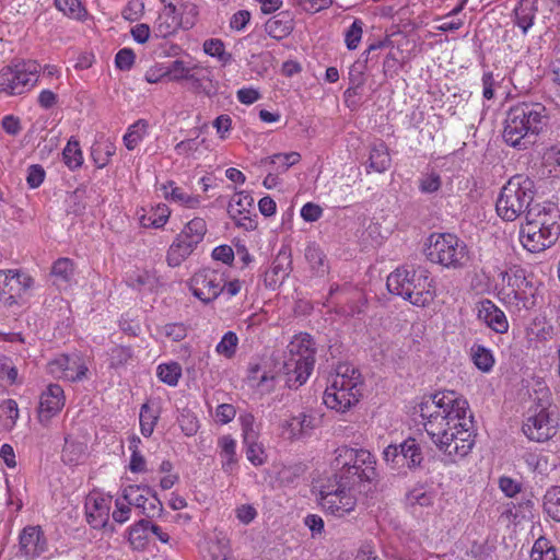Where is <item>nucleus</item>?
<instances>
[{"mask_svg": "<svg viewBox=\"0 0 560 560\" xmlns=\"http://www.w3.org/2000/svg\"><path fill=\"white\" fill-rule=\"evenodd\" d=\"M468 402L454 392L436 393L419 405L423 428L434 445L453 460L463 458L475 445Z\"/></svg>", "mask_w": 560, "mask_h": 560, "instance_id": "nucleus-1", "label": "nucleus"}, {"mask_svg": "<svg viewBox=\"0 0 560 560\" xmlns=\"http://www.w3.org/2000/svg\"><path fill=\"white\" fill-rule=\"evenodd\" d=\"M548 124L545 105L536 102H520L506 112L503 129L505 143L518 150H526Z\"/></svg>", "mask_w": 560, "mask_h": 560, "instance_id": "nucleus-2", "label": "nucleus"}, {"mask_svg": "<svg viewBox=\"0 0 560 560\" xmlns=\"http://www.w3.org/2000/svg\"><path fill=\"white\" fill-rule=\"evenodd\" d=\"M388 291L418 307L430 305L435 296V284L430 272L423 267L401 266L389 273L386 281Z\"/></svg>", "mask_w": 560, "mask_h": 560, "instance_id": "nucleus-3", "label": "nucleus"}, {"mask_svg": "<svg viewBox=\"0 0 560 560\" xmlns=\"http://www.w3.org/2000/svg\"><path fill=\"white\" fill-rule=\"evenodd\" d=\"M375 457L366 450L340 446L336 450L334 466L337 469L335 478L343 487H360L376 478Z\"/></svg>", "mask_w": 560, "mask_h": 560, "instance_id": "nucleus-4", "label": "nucleus"}, {"mask_svg": "<svg viewBox=\"0 0 560 560\" xmlns=\"http://www.w3.org/2000/svg\"><path fill=\"white\" fill-rule=\"evenodd\" d=\"M315 343L308 334L295 336L287 347L283 361L285 383L290 388H299L306 383L315 364Z\"/></svg>", "mask_w": 560, "mask_h": 560, "instance_id": "nucleus-5", "label": "nucleus"}, {"mask_svg": "<svg viewBox=\"0 0 560 560\" xmlns=\"http://www.w3.org/2000/svg\"><path fill=\"white\" fill-rule=\"evenodd\" d=\"M361 386L359 371L349 364H340L331 384L324 392L323 401L328 408L345 412L359 401Z\"/></svg>", "mask_w": 560, "mask_h": 560, "instance_id": "nucleus-6", "label": "nucleus"}, {"mask_svg": "<svg viewBox=\"0 0 560 560\" xmlns=\"http://www.w3.org/2000/svg\"><path fill=\"white\" fill-rule=\"evenodd\" d=\"M425 245L428 260L447 269H462L470 259L466 243L452 233H433Z\"/></svg>", "mask_w": 560, "mask_h": 560, "instance_id": "nucleus-7", "label": "nucleus"}, {"mask_svg": "<svg viewBox=\"0 0 560 560\" xmlns=\"http://www.w3.org/2000/svg\"><path fill=\"white\" fill-rule=\"evenodd\" d=\"M533 199L534 183L528 177L516 175L502 187L495 209L503 220L514 221L532 208Z\"/></svg>", "mask_w": 560, "mask_h": 560, "instance_id": "nucleus-8", "label": "nucleus"}, {"mask_svg": "<svg viewBox=\"0 0 560 560\" xmlns=\"http://www.w3.org/2000/svg\"><path fill=\"white\" fill-rule=\"evenodd\" d=\"M559 422L555 408L549 404L540 402L528 409L522 429L530 441L544 443L557 434Z\"/></svg>", "mask_w": 560, "mask_h": 560, "instance_id": "nucleus-9", "label": "nucleus"}, {"mask_svg": "<svg viewBox=\"0 0 560 560\" xmlns=\"http://www.w3.org/2000/svg\"><path fill=\"white\" fill-rule=\"evenodd\" d=\"M206 233L207 224L203 219L190 220L170 246L166 256L167 264L171 267L179 266L195 250Z\"/></svg>", "mask_w": 560, "mask_h": 560, "instance_id": "nucleus-10", "label": "nucleus"}, {"mask_svg": "<svg viewBox=\"0 0 560 560\" xmlns=\"http://www.w3.org/2000/svg\"><path fill=\"white\" fill-rule=\"evenodd\" d=\"M40 66L35 61H26L14 68L4 67L0 70V92L7 95H21L28 91L38 80Z\"/></svg>", "mask_w": 560, "mask_h": 560, "instance_id": "nucleus-11", "label": "nucleus"}, {"mask_svg": "<svg viewBox=\"0 0 560 560\" xmlns=\"http://www.w3.org/2000/svg\"><path fill=\"white\" fill-rule=\"evenodd\" d=\"M354 487H343L335 478L334 485L324 486L320 490L319 503L331 515L343 517L352 512L357 505Z\"/></svg>", "mask_w": 560, "mask_h": 560, "instance_id": "nucleus-12", "label": "nucleus"}, {"mask_svg": "<svg viewBox=\"0 0 560 560\" xmlns=\"http://www.w3.org/2000/svg\"><path fill=\"white\" fill-rule=\"evenodd\" d=\"M34 287V279L20 270H0V302L5 306L19 300Z\"/></svg>", "mask_w": 560, "mask_h": 560, "instance_id": "nucleus-13", "label": "nucleus"}, {"mask_svg": "<svg viewBox=\"0 0 560 560\" xmlns=\"http://www.w3.org/2000/svg\"><path fill=\"white\" fill-rule=\"evenodd\" d=\"M122 499L136 506L147 518L160 516L163 504L158 494L149 486L130 485L122 490Z\"/></svg>", "mask_w": 560, "mask_h": 560, "instance_id": "nucleus-14", "label": "nucleus"}, {"mask_svg": "<svg viewBox=\"0 0 560 560\" xmlns=\"http://www.w3.org/2000/svg\"><path fill=\"white\" fill-rule=\"evenodd\" d=\"M190 291L201 302L210 303L223 292V277L211 269L199 270L190 280Z\"/></svg>", "mask_w": 560, "mask_h": 560, "instance_id": "nucleus-15", "label": "nucleus"}, {"mask_svg": "<svg viewBox=\"0 0 560 560\" xmlns=\"http://www.w3.org/2000/svg\"><path fill=\"white\" fill-rule=\"evenodd\" d=\"M50 374L70 382L82 381L86 377L89 368L78 354H61L48 363Z\"/></svg>", "mask_w": 560, "mask_h": 560, "instance_id": "nucleus-16", "label": "nucleus"}, {"mask_svg": "<svg viewBox=\"0 0 560 560\" xmlns=\"http://www.w3.org/2000/svg\"><path fill=\"white\" fill-rule=\"evenodd\" d=\"M525 219V223L547 231L549 237L560 235V211L555 205L533 206L526 212Z\"/></svg>", "mask_w": 560, "mask_h": 560, "instance_id": "nucleus-17", "label": "nucleus"}, {"mask_svg": "<svg viewBox=\"0 0 560 560\" xmlns=\"http://www.w3.org/2000/svg\"><path fill=\"white\" fill-rule=\"evenodd\" d=\"M65 406L63 389L58 384H50L40 395L38 417L40 422L49 421Z\"/></svg>", "mask_w": 560, "mask_h": 560, "instance_id": "nucleus-18", "label": "nucleus"}, {"mask_svg": "<svg viewBox=\"0 0 560 560\" xmlns=\"http://www.w3.org/2000/svg\"><path fill=\"white\" fill-rule=\"evenodd\" d=\"M558 238V235L549 237L547 231L534 228L527 223L523 224L520 229V241L523 247L530 253H540L549 248Z\"/></svg>", "mask_w": 560, "mask_h": 560, "instance_id": "nucleus-19", "label": "nucleus"}, {"mask_svg": "<svg viewBox=\"0 0 560 560\" xmlns=\"http://www.w3.org/2000/svg\"><path fill=\"white\" fill-rule=\"evenodd\" d=\"M317 425L318 418L312 410H306L287 420L282 428L290 440H301L310 436Z\"/></svg>", "mask_w": 560, "mask_h": 560, "instance_id": "nucleus-20", "label": "nucleus"}, {"mask_svg": "<svg viewBox=\"0 0 560 560\" xmlns=\"http://www.w3.org/2000/svg\"><path fill=\"white\" fill-rule=\"evenodd\" d=\"M292 270V258L290 252L281 249L276 258L273 259L270 268L265 272L264 282L265 285L275 290L277 289L284 279L290 275Z\"/></svg>", "mask_w": 560, "mask_h": 560, "instance_id": "nucleus-21", "label": "nucleus"}, {"mask_svg": "<svg viewBox=\"0 0 560 560\" xmlns=\"http://www.w3.org/2000/svg\"><path fill=\"white\" fill-rule=\"evenodd\" d=\"M110 498L90 494L85 501V514L89 524L94 528L106 525L109 518Z\"/></svg>", "mask_w": 560, "mask_h": 560, "instance_id": "nucleus-22", "label": "nucleus"}, {"mask_svg": "<svg viewBox=\"0 0 560 560\" xmlns=\"http://www.w3.org/2000/svg\"><path fill=\"white\" fill-rule=\"evenodd\" d=\"M477 316L498 334H505L509 330V323L505 314L488 299L478 303Z\"/></svg>", "mask_w": 560, "mask_h": 560, "instance_id": "nucleus-23", "label": "nucleus"}, {"mask_svg": "<svg viewBox=\"0 0 560 560\" xmlns=\"http://www.w3.org/2000/svg\"><path fill=\"white\" fill-rule=\"evenodd\" d=\"M47 547L46 539L38 526H28L20 535V550L28 559L40 556Z\"/></svg>", "mask_w": 560, "mask_h": 560, "instance_id": "nucleus-24", "label": "nucleus"}, {"mask_svg": "<svg viewBox=\"0 0 560 560\" xmlns=\"http://www.w3.org/2000/svg\"><path fill=\"white\" fill-rule=\"evenodd\" d=\"M538 11L537 0H518L513 10V21L525 35L533 26Z\"/></svg>", "mask_w": 560, "mask_h": 560, "instance_id": "nucleus-25", "label": "nucleus"}, {"mask_svg": "<svg viewBox=\"0 0 560 560\" xmlns=\"http://www.w3.org/2000/svg\"><path fill=\"white\" fill-rule=\"evenodd\" d=\"M265 31L270 37L282 39L293 31V19L289 12H280L266 22Z\"/></svg>", "mask_w": 560, "mask_h": 560, "instance_id": "nucleus-26", "label": "nucleus"}, {"mask_svg": "<svg viewBox=\"0 0 560 560\" xmlns=\"http://www.w3.org/2000/svg\"><path fill=\"white\" fill-rule=\"evenodd\" d=\"M74 264L69 258H59L51 267L52 282L60 289L68 288L74 281Z\"/></svg>", "mask_w": 560, "mask_h": 560, "instance_id": "nucleus-27", "label": "nucleus"}, {"mask_svg": "<svg viewBox=\"0 0 560 560\" xmlns=\"http://www.w3.org/2000/svg\"><path fill=\"white\" fill-rule=\"evenodd\" d=\"M180 25V16L173 3L166 4L156 20V30L162 37L176 32Z\"/></svg>", "mask_w": 560, "mask_h": 560, "instance_id": "nucleus-28", "label": "nucleus"}, {"mask_svg": "<svg viewBox=\"0 0 560 560\" xmlns=\"http://www.w3.org/2000/svg\"><path fill=\"white\" fill-rule=\"evenodd\" d=\"M162 190L166 199H171L172 201L187 208L194 209L200 203L199 196L187 194L183 188L174 186L173 182H168L166 185H163Z\"/></svg>", "mask_w": 560, "mask_h": 560, "instance_id": "nucleus-29", "label": "nucleus"}, {"mask_svg": "<svg viewBox=\"0 0 560 560\" xmlns=\"http://www.w3.org/2000/svg\"><path fill=\"white\" fill-rule=\"evenodd\" d=\"M305 259L314 275L323 277L328 272L326 255L316 244H310L305 248Z\"/></svg>", "mask_w": 560, "mask_h": 560, "instance_id": "nucleus-30", "label": "nucleus"}, {"mask_svg": "<svg viewBox=\"0 0 560 560\" xmlns=\"http://www.w3.org/2000/svg\"><path fill=\"white\" fill-rule=\"evenodd\" d=\"M220 456L222 458V469L232 472L236 459V442L231 435H223L219 439Z\"/></svg>", "mask_w": 560, "mask_h": 560, "instance_id": "nucleus-31", "label": "nucleus"}, {"mask_svg": "<svg viewBox=\"0 0 560 560\" xmlns=\"http://www.w3.org/2000/svg\"><path fill=\"white\" fill-rule=\"evenodd\" d=\"M400 459L401 465H407L409 468L419 467L423 460L420 445L415 439H407L400 444Z\"/></svg>", "mask_w": 560, "mask_h": 560, "instance_id": "nucleus-32", "label": "nucleus"}, {"mask_svg": "<svg viewBox=\"0 0 560 560\" xmlns=\"http://www.w3.org/2000/svg\"><path fill=\"white\" fill-rule=\"evenodd\" d=\"M301 159L300 153L290 152V153H277L272 156H268L261 159V165H270L271 171H276L277 173L287 172L292 165L296 164Z\"/></svg>", "mask_w": 560, "mask_h": 560, "instance_id": "nucleus-33", "label": "nucleus"}, {"mask_svg": "<svg viewBox=\"0 0 560 560\" xmlns=\"http://www.w3.org/2000/svg\"><path fill=\"white\" fill-rule=\"evenodd\" d=\"M390 162L392 160L388 153V149L383 142L375 144L371 149L369 156V168L377 173H383L388 170Z\"/></svg>", "mask_w": 560, "mask_h": 560, "instance_id": "nucleus-34", "label": "nucleus"}, {"mask_svg": "<svg viewBox=\"0 0 560 560\" xmlns=\"http://www.w3.org/2000/svg\"><path fill=\"white\" fill-rule=\"evenodd\" d=\"M150 538L149 520L143 518L133 524L129 529V542L133 549H144Z\"/></svg>", "mask_w": 560, "mask_h": 560, "instance_id": "nucleus-35", "label": "nucleus"}, {"mask_svg": "<svg viewBox=\"0 0 560 560\" xmlns=\"http://www.w3.org/2000/svg\"><path fill=\"white\" fill-rule=\"evenodd\" d=\"M199 69V66L192 68L187 67L183 60H174L164 71L163 74L167 75L171 81L191 80L199 81V79L192 73V70Z\"/></svg>", "mask_w": 560, "mask_h": 560, "instance_id": "nucleus-36", "label": "nucleus"}, {"mask_svg": "<svg viewBox=\"0 0 560 560\" xmlns=\"http://www.w3.org/2000/svg\"><path fill=\"white\" fill-rule=\"evenodd\" d=\"M253 202V198L247 192H235L229 202L228 212L233 220H236L238 217L249 213Z\"/></svg>", "mask_w": 560, "mask_h": 560, "instance_id": "nucleus-37", "label": "nucleus"}, {"mask_svg": "<svg viewBox=\"0 0 560 560\" xmlns=\"http://www.w3.org/2000/svg\"><path fill=\"white\" fill-rule=\"evenodd\" d=\"M85 450L86 446L82 442L66 438L62 460L69 465H77L84 458Z\"/></svg>", "mask_w": 560, "mask_h": 560, "instance_id": "nucleus-38", "label": "nucleus"}, {"mask_svg": "<svg viewBox=\"0 0 560 560\" xmlns=\"http://www.w3.org/2000/svg\"><path fill=\"white\" fill-rule=\"evenodd\" d=\"M170 217V211L165 205L151 209L148 213L140 217L139 221L143 228L160 229L164 226Z\"/></svg>", "mask_w": 560, "mask_h": 560, "instance_id": "nucleus-39", "label": "nucleus"}, {"mask_svg": "<svg viewBox=\"0 0 560 560\" xmlns=\"http://www.w3.org/2000/svg\"><path fill=\"white\" fill-rule=\"evenodd\" d=\"M544 511L555 522H560V487H550L544 495Z\"/></svg>", "mask_w": 560, "mask_h": 560, "instance_id": "nucleus-40", "label": "nucleus"}, {"mask_svg": "<svg viewBox=\"0 0 560 560\" xmlns=\"http://www.w3.org/2000/svg\"><path fill=\"white\" fill-rule=\"evenodd\" d=\"M435 499V491L424 486L415 487L407 494V501L410 505H419L428 508L433 505Z\"/></svg>", "mask_w": 560, "mask_h": 560, "instance_id": "nucleus-41", "label": "nucleus"}, {"mask_svg": "<svg viewBox=\"0 0 560 560\" xmlns=\"http://www.w3.org/2000/svg\"><path fill=\"white\" fill-rule=\"evenodd\" d=\"M116 147L113 142L106 140L92 147V159L98 168L105 167L110 158L115 154Z\"/></svg>", "mask_w": 560, "mask_h": 560, "instance_id": "nucleus-42", "label": "nucleus"}, {"mask_svg": "<svg viewBox=\"0 0 560 560\" xmlns=\"http://www.w3.org/2000/svg\"><path fill=\"white\" fill-rule=\"evenodd\" d=\"M65 164L70 170L79 168L83 163V155L82 151L80 149L79 141L75 140L73 137L70 138L68 141L66 148L62 152Z\"/></svg>", "mask_w": 560, "mask_h": 560, "instance_id": "nucleus-43", "label": "nucleus"}, {"mask_svg": "<svg viewBox=\"0 0 560 560\" xmlns=\"http://www.w3.org/2000/svg\"><path fill=\"white\" fill-rule=\"evenodd\" d=\"M55 5L65 15L74 20L82 21L88 14L80 0H55Z\"/></svg>", "mask_w": 560, "mask_h": 560, "instance_id": "nucleus-44", "label": "nucleus"}, {"mask_svg": "<svg viewBox=\"0 0 560 560\" xmlns=\"http://www.w3.org/2000/svg\"><path fill=\"white\" fill-rule=\"evenodd\" d=\"M159 419V412L148 404H143L140 409V430L143 436L149 438L154 431Z\"/></svg>", "mask_w": 560, "mask_h": 560, "instance_id": "nucleus-45", "label": "nucleus"}, {"mask_svg": "<svg viewBox=\"0 0 560 560\" xmlns=\"http://www.w3.org/2000/svg\"><path fill=\"white\" fill-rule=\"evenodd\" d=\"M156 374L161 382L168 386H176L182 376V366L176 362L160 364Z\"/></svg>", "mask_w": 560, "mask_h": 560, "instance_id": "nucleus-46", "label": "nucleus"}, {"mask_svg": "<svg viewBox=\"0 0 560 560\" xmlns=\"http://www.w3.org/2000/svg\"><path fill=\"white\" fill-rule=\"evenodd\" d=\"M203 51L211 57L218 58L223 66L232 61V55L225 51L224 43L219 38L207 39L203 43Z\"/></svg>", "mask_w": 560, "mask_h": 560, "instance_id": "nucleus-47", "label": "nucleus"}, {"mask_svg": "<svg viewBox=\"0 0 560 560\" xmlns=\"http://www.w3.org/2000/svg\"><path fill=\"white\" fill-rule=\"evenodd\" d=\"M147 127L148 124L144 120H138L129 127L128 132L124 136V144L128 150H133L142 141Z\"/></svg>", "mask_w": 560, "mask_h": 560, "instance_id": "nucleus-48", "label": "nucleus"}, {"mask_svg": "<svg viewBox=\"0 0 560 560\" xmlns=\"http://www.w3.org/2000/svg\"><path fill=\"white\" fill-rule=\"evenodd\" d=\"M259 438L243 440L246 447V457L255 466H260L266 462V455L262 444L258 442Z\"/></svg>", "mask_w": 560, "mask_h": 560, "instance_id": "nucleus-49", "label": "nucleus"}, {"mask_svg": "<svg viewBox=\"0 0 560 560\" xmlns=\"http://www.w3.org/2000/svg\"><path fill=\"white\" fill-rule=\"evenodd\" d=\"M471 351L474 363L479 370L488 372L492 369L494 359L489 349L478 345L474 346Z\"/></svg>", "mask_w": 560, "mask_h": 560, "instance_id": "nucleus-50", "label": "nucleus"}, {"mask_svg": "<svg viewBox=\"0 0 560 560\" xmlns=\"http://www.w3.org/2000/svg\"><path fill=\"white\" fill-rule=\"evenodd\" d=\"M238 345V338L235 332L228 331L223 335L220 342L215 347V351L228 359L234 357Z\"/></svg>", "mask_w": 560, "mask_h": 560, "instance_id": "nucleus-51", "label": "nucleus"}, {"mask_svg": "<svg viewBox=\"0 0 560 560\" xmlns=\"http://www.w3.org/2000/svg\"><path fill=\"white\" fill-rule=\"evenodd\" d=\"M368 58L355 61L349 68V85L362 89L365 83V69Z\"/></svg>", "mask_w": 560, "mask_h": 560, "instance_id": "nucleus-52", "label": "nucleus"}, {"mask_svg": "<svg viewBox=\"0 0 560 560\" xmlns=\"http://www.w3.org/2000/svg\"><path fill=\"white\" fill-rule=\"evenodd\" d=\"M362 33L363 22L357 19L352 22L345 34V42L348 49L353 50L359 46V43L362 38Z\"/></svg>", "mask_w": 560, "mask_h": 560, "instance_id": "nucleus-53", "label": "nucleus"}, {"mask_svg": "<svg viewBox=\"0 0 560 560\" xmlns=\"http://www.w3.org/2000/svg\"><path fill=\"white\" fill-rule=\"evenodd\" d=\"M545 547L546 542L542 539L536 540L530 552V560H558L556 549Z\"/></svg>", "mask_w": 560, "mask_h": 560, "instance_id": "nucleus-54", "label": "nucleus"}, {"mask_svg": "<svg viewBox=\"0 0 560 560\" xmlns=\"http://www.w3.org/2000/svg\"><path fill=\"white\" fill-rule=\"evenodd\" d=\"M243 440L259 438L258 429L255 424V418L252 413H243L240 416Z\"/></svg>", "mask_w": 560, "mask_h": 560, "instance_id": "nucleus-55", "label": "nucleus"}, {"mask_svg": "<svg viewBox=\"0 0 560 560\" xmlns=\"http://www.w3.org/2000/svg\"><path fill=\"white\" fill-rule=\"evenodd\" d=\"M18 378V370L11 364L10 359L2 357L0 358V382L8 384H14Z\"/></svg>", "mask_w": 560, "mask_h": 560, "instance_id": "nucleus-56", "label": "nucleus"}, {"mask_svg": "<svg viewBox=\"0 0 560 560\" xmlns=\"http://www.w3.org/2000/svg\"><path fill=\"white\" fill-rule=\"evenodd\" d=\"M135 52L130 48L120 49L115 56V65L119 70L128 71L135 63Z\"/></svg>", "mask_w": 560, "mask_h": 560, "instance_id": "nucleus-57", "label": "nucleus"}, {"mask_svg": "<svg viewBox=\"0 0 560 560\" xmlns=\"http://www.w3.org/2000/svg\"><path fill=\"white\" fill-rule=\"evenodd\" d=\"M131 349L127 347H115L109 354L110 365L114 368L126 364L131 358Z\"/></svg>", "mask_w": 560, "mask_h": 560, "instance_id": "nucleus-58", "label": "nucleus"}, {"mask_svg": "<svg viewBox=\"0 0 560 560\" xmlns=\"http://www.w3.org/2000/svg\"><path fill=\"white\" fill-rule=\"evenodd\" d=\"M162 331L173 341H180L187 336V328L182 323L166 324L163 326Z\"/></svg>", "mask_w": 560, "mask_h": 560, "instance_id": "nucleus-59", "label": "nucleus"}, {"mask_svg": "<svg viewBox=\"0 0 560 560\" xmlns=\"http://www.w3.org/2000/svg\"><path fill=\"white\" fill-rule=\"evenodd\" d=\"M45 178V171L39 164H33L27 168L26 182L31 188H37Z\"/></svg>", "mask_w": 560, "mask_h": 560, "instance_id": "nucleus-60", "label": "nucleus"}, {"mask_svg": "<svg viewBox=\"0 0 560 560\" xmlns=\"http://www.w3.org/2000/svg\"><path fill=\"white\" fill-rule=\"evenodd\" d=\"M441 187V177L438 174H429L421 178L420 180V190L425 194H432L440 189Z\"/></svg>", "mask_w": 560, "mask_h": 560, "instance_id": "nucleus-61", "label": "nucleus"}, {"mask_svg": "<svg viewBox=\"0 0 560 560\" xmlns=\"http://www.w3.org/2000/svg\"><path fill=\"white\" fill-rule=\"evenodd\" d=\"M499 488L506 497L513 498L521 491V483L511 477L503 476L499 479Z\"/></svg>", "mask_w": 560, "mask_h": 560, "instance_id": "nucleus-62", "label": "nucleus"}, {"mask_svg": "<svg viewBox=\"0 0 560 560\" xmlns=\"http://www.w3.org/2000/svg\"><path fill=\"white\" fill-rule=\"evenodd\" d=\"M206 140H198V136L191 139L183 140L175 145V151L179 155L189 154L199 149L200 144H202Z\"/></svg>", "mask_w": 560, "mask_h": 560, "instance_id": "nucleus-63", "label": "nucleus"}, {"mask_svg": "<svg viewBox=\"0 0 560 560\" xmlns=\"http://www.w3.org/2000/svg\"><path fill=\"white\" fill-rule=\"evenodd\" d=\"M323 214V209L313 202L305 203L301 209V217L306 222H315L317 221Z\"/></svg>", "mask_w": 560, "mask_h": 560, "instance_id": "nucleus-64", "label": "nucleus"}]
</instances>
